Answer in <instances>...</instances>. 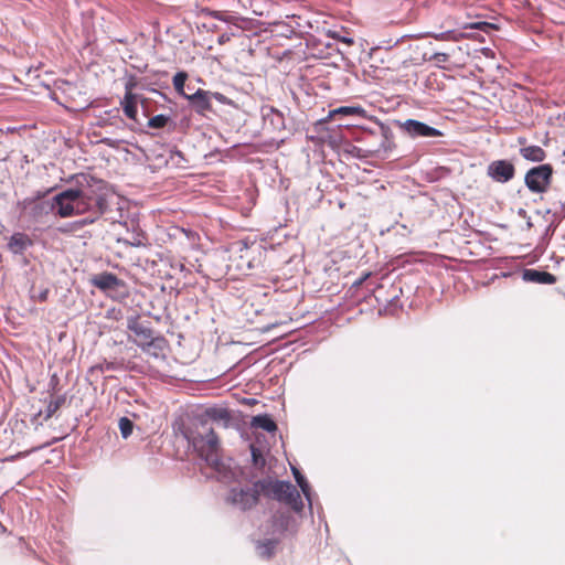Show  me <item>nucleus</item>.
Segmentation results:
<instances>
[{"label":"nucleus","instance_id":"obj_7","mask_svg":"<svg viewBox=\"0 0 565 565\" xmlns=\"http://www.w3.org/2000/svg\"><path fill=\"white\" fill-rule=\"evenodd\" d=\"M366 118V111L361 106H339L331 109L327 118L321 119L320 122H334L339 128H345L347 130H353V138L362 135V127H367L359 121Z\"/></svg>","mask_w":565,"mask_h":565},{"label":"nucleus","instance_id":"obj_18","mask_svg":"<svg viewBox=\"0 0 565 565\" xmlns=\"http://www.w3.org/2000/svg\"><path fill=\"white\" fill-rule=\"evenodd\" d=\"M33 239L24 232H14L7 243V249L14 256H22L32 247Z\"/></svg>","mask_w":565,"mask_h":565},{"label":"nucleus","instance_id":"obj_32","mask_svg":"<svg viewBox=\"0 0 565 565\" xmlns=\"http://www.w3.org/2000/svg\"><path fill=\"white\" fill-rule=\"evenodd\" d=\"M145 236H143V233L142 232H138L136 233L131 239H128V238H117V242L119 244H122L125 246H130V247H146L147 246V243L145 242Z\"/></svg>","mask_w":565,"mask_h":565},{"label":"nucleus","instance_id":"obj_9","mask_svg":"<svg viewBox=\"0 0 565 565\" xmlns=\"http://www.w3.org/2000/svg\"><path fill=\"white\" fill-rule=\"evenodd\" d=\"M554 168L551 163H542L530 168L524 175V184L532 193H545L553 179Z\"/></svg>","mask_w":565,"mask_h":565},{"label":"nucleus","instance_id":"obj_13","mask_svg":"<svg viewBox=\"0 0 565 565\" xmlns=\"http://www.w3.org/2000/svg\"><path fill=\"white\" fill-rule=\"evenodd\" d=\"M139 100H141V94H129L124 95L120 99V106L125 116L132 120L134 124L128 126L131 131H145L143 124L138 117V105Z\"/></svg>","mask_w":565,"mask_h":565},{"label":"nucleus","instance_id":"obj_47","mask_svg":"<svg viewBox=\"0 0 565 565\" xmlns=\"http://www.w3.org/2000/svg\"><path fill=\"white\" fill-rule=\"evenodd\" d=\"M518 215H519V216H521V217H523V218H526V217L529 216V215H527V212H526L524 209H522V207H520V209L518 210Z\"/></svg>","mask_w":565,"mask_h":565},{"label":"nucleus","instance_id":"obj_37","mask_svg":"<svg viewBox=\"0 0 565 565\" xmlns=\"http://www.w3.org/2000/svg\"><path fill=\"white\" fill-rule=\"evenodd\" d=\"M214 98L222 105H232L233 100L220 92H211V99Z\"/></svg>","mask_w":565,"mask_h":565},{"label":"nucleus","instance_id":"obj_51","mask_svg":"<svg viewBox=\"0 0 565 565\" xmlns=\"http://www.w3.org/2000/svg\"><path fill=\"white\" fill-rule=\"evenodd\" d=\"M532 227H533V223H532V221H531V217H530V216H527V217H526V228H527V230H530V228H532Z\"/></svg>","mask_w":565,"mask_h":565},{"label":"nucleus","instance_id":"obj_53","mask_svg":"<svg viewBox=\"0 0 565 565\" xmlns=\"http://www.w3.org/2000/svg\"><path fill=\"white\" fill-rule=\"evenodd\" d=\"M288 492H289V491H287V490H286V491H284V492L281 493V495H280V499H278V501H279V502H282V501L285 500V498L287 497V493H288Z\"/></svg>","mask_w":565,"mask_h":565},{"label":"nucleus","instance_id":"obj_38","mask_svg":"<svg viewBox=\"0 0 565 565\" xmlns=\"http://www.w3.org/2000/svg\"><path fill=\"white\" fill-rule=\"evenodd\" d=\"M449 60V54L444 52H436L430 57L429 61L436 62L437 65H440V63H446Z\"/></svg>","mask_w":565,"mask_h":565},{"label":"nucleus","instance_id":"obj_10","mask_svg":"<svg viewBox=\"0 0 565 565\" xmlns=\"http://www.w3.org/2000/svg\"><path fill=\"white\" fill-rule=\"evenodd\" d=\"M393 124L397 126L406 136L412 139L417 138H439L444 137V132L428 124L417 119H406L404 121L393 120Z\"/></svg>","mask_w":565,"mask_h":565},{"label":"nucleus","instance_id":"obj_24","mask_svg":"<svg viewBox=\"0 0 565 565\" xmlns=\"http://www.w3.org/2000/svg\"><path fill=\"white\" fill-rule=\"evenodd\" d=\"M107 125L115 126L117 128L126 127L125 120L120 117L119 109L114 108L105 111V117H102L98 126L105 127Z\"/></svg>","mask_w":565,"mask_h":565},{"label":"nucleus","instance_id":"obj_56","mask_svg":"<svg viewBox=\"0 0 565 565\" xmlns=\"http://www.w3.org/2000/svg\"><path fill=\"white\" fill-rule=\"evenodd\" d=\"M200 459L207 460V459H209V457H207V456H204L203 454H200Z\"/></svg>","mask_w":565,"mask_h":565},{"label":"nucleus","instance_id":"obj_8","mask_svg":"<svg viewBox=\"0 0 565 565\" xmlns=\"http://www.w3.org/2000/svg\"><path fill=\"white\" fill-rule=\"evenodd\" d=\"M201 472L209 478H216L218 481L228 483L238 481L243 476L242 470L235 465L236 461H194Z\"/></svg>","mask_w":565,"mask_h":565},{"label":"nucleus","instance_id":"obj_1","mask_svg":"<svg viewBox=\"0 0 565 565\" xmlns=\"http://www.w3.org/2000/svg\"><path fill=\"white\" fill-rule=\"evenodd\" d=\"M72 199L70 204L72 213L61 218H70L76 215L85 217L67 224L68 228H60L61 232L77 231L99 220L109 209V184L107 181L90 173L73 174L70 179Z\"/></svg>","mask_w":565,"mask_h":565},{"label":"nucleus","instance_id":"obj_43","mask_svg":"<svg viewBox=\"0 0 565 565\" xmlns=\"http://www.w3.org/2000/svg\"><path fill=\"white\" fill-rule=\"evenodd\" d=\"M228 41H230V36H228V34H227V33H223V34H221V35L218 36V40H217V42H218L220 44H224V43H226V42H228Z\"/></svg>","mask_w":565,"mask_h":565},{"label":"nucleus","instance_id":"obj_19","mask_svg":"<svg viewBox=\"0 0 565 565\" xmlns=\"http://www.w3.org/2000/svg\"><path fill=\"white\" fill-rule=\"evenodd\" d=\"M262 116L265 125L270 126L273 131H281L286 128L285 116L282 111L276 107L269 105L263 106Z\"/></svg>","mask_w":565,"mask_h":565},{"label":"nucleus","instance_id":"obj_12","mask_svg":"<svg viewBox=\"0 0 565 565\" xmlns=\"http://www.w3.org/2000/svg\"><path fill=\"white\" fill-rule=\"evenodd\" d=\"M515 166L509 159L491 161L487 167V175L498 183H508L515 177Z\"/></svg>","mask_w":565,"mask_h":565},{"label":"nucleus","instance_id":"obj_28","mask_svg":"<svg viewBox=\"0 0 565 565\" xmlns=\"http://www.w3.org/2000/svg\"><path fill=\"white\" fill-rule=\"evenodd\" d=\"M189 77V74L185 71H178L172 77V84L174 90L185 99V96L190 94L185 92V82Z\"/></svg>","mask_w":565,"mask_h":565},{"label":"nucleus","instance_id":"obj_48","mask_svg":"<svg viewBox=\"0 0 565 565\" xmlns=\"http://www.w3.org/2000/svg\"><path fill=\"white\" fill-rule=\"evenodd\" d=\"M327 34H328V36H331V38L338 39V40L341 36L337 31H330V30L328 31Z\"/></svg>","mask_w":565,"mask_h":565},{"label":"nucleus","instance_id":"obj_29","mask_svg":"<svg viewBox=\"0 0 565 565\" xmlns=\"http://www.w3.org/2000/svg\"><path fill=\"white\" fill-rule=\"evenodd\" d=\"M275 540H265V541H258L256 543V550L259 556L262 557H270L274 553V548L276 546Z\"/></svg>","mask_w":565,"mask_h":565},{"label":"nucleus","instance_id":"obj_46","mask_svg":"<svg viewBox=\"0 0 565 565\" xmlns=\"http://www.w3.org/2000/svg\"><path fill=\"white\" fill-rule=\"evenodd\" d=\"M47 295H49V290H43V291L40 292L39 299L41 301H45L47 299Z\"/></svg>","mask_w":565,"mask_h":565},{"label":"nucleus","instance_id":"obj_57","mask_svg":"<svg viewBox=\"0 0 565 565\" xmlns=\"http://www.w3.org/2000/svg\"><path fill=\"white\" fill-rule=\"evenodd\" d=\"M139 88L140 89H147L146 85H143L141 82H140Z\"/></svg>","mask_w":565,"mask_h":565},{"label":"nucleus","instance_id":"obj_34","mask_svg":"<svg viewBox=\"0 0 565 565\" xmlns=\"http://www.w3.org/2000/svg\"><path fill=\"white\" fill-rule=\"evenodd\" d=\"M428 35L433 36L434 39L438 40V41H443V40H457V32L455 30H448V31H445V32H440V33H428Z\"/></svg>","mask_w":565,"mask_h":565},{"label":"nucleus","instance_id":"obj_6","mask_svg":"<svg viewBox=\"0 0 565 565\" xmlns=\"http://www.w3.org/2000/svg\"><path fill=\"white\" fill-rule=\"evenodd\" d=\"M369 120L371 125L362 127V135L354 137V139L356 141H369L371 137L377 139V143L369 151L379 159H386L396 148L393 130L376 118L371 117Z\"/></svg>","mask_w":565,"mask_h":565},{"label":"nucleus","instance_id":"obj_50","mask_svg":"<svg viewBox=\"0 0 565 565\" xmlns=\"http://www.w3.org/2000/svg\"><path fill=\"white\" fill-rule=\"evenodd\" d=\"M213 17L217 20H222V21H227L226 19L223 18V14L222 12H214L213 13Z\"/></svg>","mask_w":565,"mask_h":565},{"label":"nucleus","instance_id":"obj_11","mask_svg":"<svg viewBox=\"0 0 565 565\" xmlns=\"http://www.w3.org/2000/svg\"><path fill=\"white\" fill-rule=\"evenodd\" d=\"M260 491L256 487V482L252 488H232L226 501L235 508L246 511L256 505Z\"/></svg>","mask_w":565,"mask_h":565},{"label":"nucleus","instance_id":"obj_42","mask_svg":"<svg viewBox=\"0 0 565 565\" xmlns=\"http://www.w3.org/2000/svg\"><path fill=\"white\" fill-rule=\"evenodd\" d=\"M408 35H403L401 36L399 39H397L396 41L392 42L391 40L387 42L388 45H387V49H392L394 46H396L402 40H404L405 38H407Z\"/></svg>","mask_w":565,"mask_h":565},{"label":"nucleus","instance_id":"obj_40","mask_svg":"<svg viewBox=\"0 0 565 565\" xmlns=\"http://www.w3.org/2000/svg\"><path fill=\"white\" fill-rule=\"evenodd\" d=\"M398 300H399V296H398V295H394V296H392V298H391V299H388V300H386V301L388 302V305H390L391 307H398V306H399V305H398Z\"/></svg>","mask_w":565,"mask_h":565},{"label":"nucleus","instance_id":"obj_17","mask_svg":"<svg viewBox=\"0 0 565 565\" xmlns=\"http://www.w3.org/2000/svg\"><path fill=\"white\" fill-rule=\"evenodd\" d=\"M189 107L199 115H205L212 111L211 92L198 88L195 92L185 96Z\"/></svg>","mask_w":565,"mask_h":565},{"label":"nucleus","instance_id":"obj_45","mask_svg":"<svg viewBox=\"0 0 565 565\" xmlns=\"http://www.w3.org/2000/svg\"><path fill=\"white\" fill-rule=\"evenodd\" d=\"M370 275H371L370 273L364 274L361 278H359V279L354 282V286H360L364 280H366V278H367Z\"/></svg>","mask_w":565,"mask_h":565},{"label":"nucleus","instance_id":"obj_60","mask_svg":"<svg viewBox=\"0 0 565 565\" xmlns=\"http://www.w3.org/2000/svg\"><path fill=\"white\" fill-rule=\"evenodd\" d=\"M248 403H249V404H253V403H255V399H254V398L248 399Z\"/></svg>","mask_w":565,"mask_h":565},{"label":"nucleus","instance_id":"obj_44","mask_svg":"<svg viewBox=\"0 0 565 565\" xmlns=\"http://www.w3.org/2000/svg\"><path fill=\"white\" fill-rule=\"evenodd\" d=\"M558 203L561 205V211L558 212L559 215H562L563 217H565V200L563 201L562 199L558 200Z\"/></svg>","mask_w":565,"mask_h":565},{"label":"nucleus","instance_id":"obj_30","mask_svg":"<svg viewBox=\"0 0 565 565\" xmlns=\"http://www.w3.org/2000/svg\"><path fill=\"white\" fill-rule=\"evenodd\" d=\"M118 427H119V431H120L121 437L124 439H127L128 437L131 436V434L134 431L135 423L129 417L122 416L118 420Z\"/></svg>","mask_w":565,"mask_h":565},{"label":"nucleus","instance_id":"obj_58","mask_svg":"<svg viewBox=\"0 0 565 565\" xmlns=\"http://www.w3.org/2000/svg\"><path fill=\"white\" fill-rule=\"evenodd\" d=\"M551 212H552V211H551L550 209H547V210L544 212V216H547L548 214H551Z\"/></svg>","mask_w":565,"mask_h":565},{"label":"nucleus","instance_id":"obj_49","mask_svg":"<svg viewBox=\"0 0 565 565\" xmlns=\"http://www.w3.org/2000/svg\"><path fill=\"white\" fill-rule=\"evenodd\" d=\"M150 90H151L152 93L158 94V95H159V96H161L163 99L169 100V99H168V97H167V95H166V94H163V93H161V92H159L158 89L151 88Z\"/></svg>","mask_w":565,"mask_h":565},{"label":"nucleus","instance_id":"obj_26","mask_svg":"<svg viewBox=\"0 0 565 565\" xmlns=\"http://www.w3.org/2000/svg\"><path fill=\"white\" fill-rule=\"evenodd\" d=\"M290 488L291 489L288 490L289 492L282 502L289 505L295 512L299 513L303 509V502L296 487L290 483Z\"/></svg>","mask_w":565,"mask_h":565},{"label":"nucleus","instance_id":"obj_36","mask_svg":"<svg viewBox=\"0 0 565 565\" xmlns=\"http://www.w3.org/2000/svg\"><path fill=\"white\" fill-rule=\"evenodd\" d=\"M139 105L141 107L143 117L149 118L151 114L150 99L141 95V100H139Z\"/></svg>","mask_w":565,"mask_h":565},{"label":"nucleus","instance_id":"obj_20","mask_svg":"<svg viewBox=\"0 0 565 565\" xmlns=\"http://www.w3.org/2000/svg\"><path fill=\"white\" fill-rule=\"evenodd\" d=\"M522 279L526 282H534L540 285H553L557 281L555 275L535 268H524L522 270Z\"/></svg>","mask_w":565,"mask_h":565},{"label":"nucleus","instance_id":"obj_35","mask_svg":"<svg viewBox=\"0 0 565 565\" xmlns=\"http://www.w3.org/2000/svg\"><path fill=\"white\" fill-rule=\"evenodd\" d=\"M53 188H50V189H45V190H38L33 193L32 196H28V198H24L23 200H31L33 202H38L40 200H45L46 196L53 192Z\"/></svg>","mask_w":565,"mask_h":565},{"label":"nucleus","instance_id":"obj_4","mask_svg":"<svg viewBox=\"0 0 565 565\" xmlns=\"http://www.w3.org/2000/svg\"><path fill=\"white\" fill-rule=\"evenodd\" d=\"M127 329L135 335L128 340L146 354L159 358L168 347L167 339L151 327L150 321L141 320L138 315L128 317Z\"/></svg>","mask_w":565,"mask_h":565},{"label":"nucleus","instance_id":"obj_31","mask_svg":"<svg viewBox=\"0 0 565 565\" xmlns=\"http://www.w3.org/2000/svg\"><path fill=\"white\" fill-rule=\"evenodd\" d=\"M564 217L562 215H559L558 211H554L553 212V220L551 221V223L546 226L543 235H542V239L544 241H550L552 238V236L554 235V232L557 227V225L559 224V222L563 220Z\"/></svg>","mask_w":565,"mask_h":565},{"label":"nucleus","instance_id":"obj_22","mask_svg":"<svg viewBox=\"0 0 565 565\" xmlns=\"http://www.w3.org/2000/svg\"><path fill=\"white\" fill-rule=\"evenodd\" d=\"M519 153L524 160L540 164H542L547 157L546 151L535 145L521 147Z\"/></svg>","mask_w":565,"mask_h":565},{"label":"nucleus","instance_id":"obj_59","mask_svg":"<svg viewBox=\"0 0 565 565\" xmlns=\"http://www.w3.org/2000/svg\"><path fill=\"white\" fill-rule=\"evenodd\" d=\"M564 258L561 257V258H556V263L559 264L561 260H563Z\"/></svg>","mask_w":565,"mask_h":565},{"label":"nucleus","instance_id":"obj_41","mask_svg":"<svg viewBox=\"0 0 565 565\" xmlns=\"http://www.w3.org/2000/svg\"><path fill=\"white\" fill-rule=\"evenodd\" d=\"M339 41L347 44V45H352L353 44V39L350 38V36H340L339 38Z\"/></svg>","mask_w":565,"mask_h":565},{"label":"nucleus","instance_id":"obj_25","mask_svg":"<svg viewBox=\"0 0 565 565\" xmlns=\"http://www.w3.org/2000/svg\"><path fill=\"white\" fill-rule=\"evenodd\" d=\"M157 159L162 160L166 166L172 162L175 168H185V164L189 162L184 153L175 147L170 150L169 158L164 159L162 154H158Z\"/></svg>","mask_w":565,"mask_h":565},{"label":"nucleus","instance_id":"obj_52","mask_svg":"<svg viewBox=\"0 0 565 565\" xmlns=\"http://www.w3.org/2000/svg\"><path fill=\"white\" fill-rule=\"evenodd\" d=\"M482 53H483L486 56H488V55H489V53H492V51H491V49H489V47H483V49H482Z\"/></svg>","mask_w":565,"mask_h":565},{"label":"nucleus","instance_id":"obj_2","mask_svg":"<svg viewBox=\"0 0 565 565\" xmlns=\"http://www.w3.org/2000/svg\"><path fill=\"white\" fill-rule=\"evenodd\" d=\"M211 422L217 423L223 427H228L232 422L231 412L225 407L212 406L204 409L202 414L196 415L190 426L183 422H175L173 429L188 440L193 448L200 452L205 449L214 452L218 448V437L210 425Z\"/></svg>","mask_w":565,"mask_h":565},{"label":"nucleus","instance_id":"obj_14","mask_svg":"<svg viewBox=\"0 0 565 565\" xmlns=\"http://www.w3.org/2000/svg\"><path fill=\"white\" fill-rule=\"evenodd\" d=\"M90 284L105 294L126 289V282L110 271H102L90 278Z\"/></svg>","mask_w":565,"mask_h":565},{"label":"nucleus","instance_id":"obj_39","mask_svg":"<svg viewBox=\"0 0 565 565\" xmlns=\"http://www.w3.org/2000/svg\"><path fill=\"white\" fill-rule=\"evenodd\" d=\"M95 369H99L102 372L104 371H114L115 370V363L114 362H107L96 365Z\"/></svg>","mask_w":565,"mask_h":565},{"label":"nucleus","instance_id":"obj_27","mask_svg":"<svg viewBox=\"0 0 565 565\" xmlns=\"http://www.w3.org/2000/svg\"><path fill=\"white\" fill-rule=\"evenodd\" d=\"M168 125H173L172 118L168 114H159L152 117H149L143 128H152V129H163Z\"/></svg>","mask_w":565,"mask_h":565},{"label":"nucleus","instance_id":"obj_5","mask_svg":"<svg viewBox=\"0 0 565 565\" xmlns=\"http://www.w3.org/2000/svg\"><path fill=\"white\" fill-rule=\"evenodd\" d=\"M70 186L61 190L49 200H40L33 202L31 200H22L18 202V207L28 212L31 220L39 222L44 216L53 213L57 217L70 215L72 206L70 200L72 199Z\"/></svg>","mask_w":565,"mask_h":565},{"label":"nucleus","instance_id":"obj_54","mask_svg":"<svg viewBox=\"0 0 565 565\" xmlns=\"http://www.w3.org/2000/svg\"><path fill=\"white\" fill-rule=\"evenodd\" d=\"M518 141H519V143H520V145H522V147H524V146H525V142H526V139H525V138H523V137H520V138L518 139Z\"/></svg>","mask_w":565,"mask_h":565},{"label":"nucleus","instance_id":"obj_55","mask_svg":"<svg viewBox=\"0 0 565 565\" xmlns=\"http://www.w3.org/2000/svg\"><path fill=\"white\" fill-rule=\"evenodd\" d=\"M3 459H8V460L18 459V456L11 455V456L4 457Z\"/></svg>","mask_w":565,"mask_h":565},{"label":"nucleus","instance_id":"obj_23","mask_svg":"<svg viewBox=\"0 0 565 565\" xmlns=\"http://www.w3.org/2000/svg\"><path fill=\"white\" fill-rule=\"evenodd\" d=\"M292 471V475L295 477V480L300 488L301 492L303 493L308 505L310 509H312V491L310 488L309 482L307 481L306 477L300 472V470L291 463V461H288Z\"/></svg>","mask_w":565,"mask_h":565},{"label":"nucleus","instance_id":"obj_15","mask_svg":"<svg viewBox=\"0 0 565 565\" xmlns=\"http://www.w3.org/2000/svg\"><path fill=\"white\" fill-rule=\"evenodd\" d=\"M67 397L66 394L57 395L54 398H50L49 401L45 398L44 403H46V407L44 411L40 409L38 413H35L31 422L33 425H42L43 422L49 420L52 418L56 412L66 404Z\"/></svg>","mask_w":565,"mask_h":565},{"label":"nucleus","instance_id":"obj_33","mask_svg":"<svg viewBox=\"0 0 565 565\" xmlns=\"http://www.w3.org/2000/svg\"><path fill=\"white\" fill-rule=\"evenodd\" d=\"M140 85V78L137 77L135 74H126L125 77V94H136L134 90L139 88Z\"/></svg>","mask_w":565,"mask_h":565},{"label":"nucleus","instance_id":"obj_16","mask_svg":"<svg viewBox=\"0 0 565 565\" xmlns=\"http://www.w3.org/2000/svg\"><path fill=\"white\" fill-rule=\"evenodd\" d=\"M256 487L260 491V494L273 498L277 501L280 499L284 491L291 489L290 482L274 480L271 478H265L256 481Z\"/></svg>","mask_w":565,"mask_h":565},{"label":"nucleus","instance_id":"obj_3","mask_svg":"<svg viewBox=\"0 0 565 565\" xmlns=\"http://www.w3.org/2000/svg\"><path fill=\"white\" fill-rule=\"evenodd\" d=\"M250 428L254 438L249 441L250 459H278L280 450L286 459L285 445L279 435L277 443L278 426L270 414L264 413L252 417Z\"/></svg>","mask_w":565,"mask_h":565},{"label":"nucleus","instance_id":"obj_21","mask_svg":"<svg viewBox=\"0 0 565 565\" xmlns=\"http://www.w3.org/2000/svg\"><path fill=\"white\" fill-rule=\"evenodd\" d=\"M463 30L466 31L461 35L469 36V38H478L479 32L484 34H491L493 31L499 30V26L494 23L488 22V21H478V22H471L467 23L463 26Z\"/></svg>","mask_w":565,"mask_h":565}]
</instances>
